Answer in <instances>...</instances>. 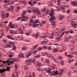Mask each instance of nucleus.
<instances>
[{
	"label": "nucleus",
	"mask_w": 77,
	"mask_h": 77,
	"mask_svg": "<svg viewBox=\"0 0 77 77\" xmlns=\"http://www.w3.org/2000/svg\"><path fill=\"white\" fill-rule=\"evenodd\" d=\"M50 16L51 17V18L49 19V21H50V24L51 25H52V26L54 27H56V25H55V23H56V22H54V21L55 20V19L54 17H55V15H54V12L52 11L50 13Z\"/></svg>",
	"instance_id": "f257e3e1"
},
{
	"label": "nucleus",
	"mask_w": 77,
	"mask_h": 77,
	"mask_svg": "<svg viewBox=\"0 0 77 77\" xmlns=\"http://www.w3.org/2000/svg\"><path fill=\"white\" fill-rule=\"evenodd\" d=\"M9 60H7L6 61H2V63L3 64H1L0 65V66L2 67L3 66H6V65H5V64L7 62V65H11L12 63H13L15 61V59L14 58H9Z\"/></svg>",
	"instance_id": "f03ea898"
},
{
	"label": "nucleus",
	"mask_w": 77,
	"mask_h": 77,
	"mask_svg": "<svg viewBox=\"0 0 77 77\" xmlns=\"http://www.w3.org/2000/svg\"><path fill=\"white\" fill-rule=\"evenodd\" d=\"M34 20L32 19H30L29 20V23L31 24H32L33 23V24L34 26H35L36 27H38V26H39V21L37 19H36L34 21Z\"/></svg>",
	"instance_id": "7ed1b4c3"
},
{
	"label": "nucleus",
	"mask_w": 77,
	"mask_h": 77,
	"mask_svg": "<svg viewBox=\"0 0 77 77\" xmlns=\"http://www.w3.org/2000/svg\"><path fill=\"white\" fill-rule=\"evenodd\" d=\"M26 12L23 11V12L21 15V17L22 18V21H27V20L29 19V17L27 16H26L25 15V13Z\"/></svg>",
	"instance_id": "20e7f679"
},
{
	"label": "nucleus",
	"mask_w": 77,
	"mask_h": 77,
	"mask_svg": "<svg viewBox=\"0 0 77 77\" xmlns=\"http://www.w3.org/2000/svg\"><path fill=\"white\" fill-rule=\"evenodd\" d=\"M26 29L25 28V26H23V25H21L20 26V28L19 29V32L20 33V34H24V32H25L24 30Z\"/></svg>",
	"instance_id": "39448f33"
},
{
	"label": "nucleus",
	"mask_w": 77,
	"mask_h": 77,
	"mask_svg": "<svg viewBox=\"0 0 77 77\" xmlns=\"http://www.w3.org/2000/svg\"><path fill=\"white\" fill-rule=\"evenodd\" d=\"M35 60L34 59H26L25 61L27 65H32V63H33Z\"/></svg>",
	"instance_id": "423d86ee"
},
{
	"label": "nucleus",
	"mask_w": 77,
	"mask_h": 77,
	"mask_svg": "<svg viewBox=\"0 0 77 77\" xmlns=\"http://www.w3.org/2000/svg\"><path fill=\"white\" fill-rule=\"evenodd\" d=\"M56 66L55 64H53L51 66L49 67L50 69V72H54V68H56Z\"/></svg>",
	"instance_id": "0eeeda50"
},
{
	"label": "nucleus",
	"mask_w": 77,
	"mask_h": 77,
	"mask_svg": "<svg viewBox=\"0 0 77 77\" xmlns=\"http://www.w3.org/2000/svg\"><path fill=\"white\" fill-rule=\"evenodd\" d=\"M16 1H15L14 0H11L10 2V4L11 5L14 6H15L16 5H18V1H19V0H16Z\"/></svg>",
	"instance_id": "6e6552de"
},
{
	"label": "nucleus",
	"mask_w": 77,
	"mask_h": 77,
	"mask_svg": "<svg viewBox=\"0 0 77 77\" xmlns=\"http://www.w3.org/2000/svg\"><path fill=\"white\" fill-rule=\"evenodd\" d=\"M55 32L56 35H60V30L59 28H56L55 29Z\"/></svg>",
	"instance_id": "1a4fd4ad"
},
{
	"label": "nucleus",
	"mask_w": 77,
	"mask_h": 77,
	"mask_svg": "<svg viewBox=\"0 0 77 77\" xmlns=\"http://www.w3.org/2000/svg\"><path fill=\"white\" fill-rule=\"evenodd\" d=\"M35 65L37 68H39L41 66V63L38 62H37L35 63Z\"/></svg>",
	"instance_id": "9d476101"
},
{
	"label": "nucleus",
	"mask_w": 77,
	"mask_h": 77,
	"mask_svg": "<svg viewBox=\"0 0 77 77\" xmlns=\"http://www.w3.org/2000/svg\"><path fill=\"white\" fill-rule=\"evenodd\" d=\"M1 17L2 18H5L6 13L4 11H2L1 13Z\"/></svg>",
	"instance_id": "9b49d317"
},
{
	"label": "nucleus",
	"mask_w": 77,
	"mask_h": 77,
	"mask_svg": "<svg viewBox=\"0 0 77 77\" xmlns=\"http://www.w3.org/2000/svg\"><path fill=\"white\" fill-rule=\"evenodd\" d=\"M34 14H37L38 15H41V13L39 11V10H36V9H35V11H34Z\"/></svg>",
	"instance_id": "f8f14e48"
},
{
	"label": "nucleus",
	"mask_w": 77,
	"mask_h": 77,
	"mask_svg": "<svg viewBox=\"0 0 77 77\" xmlns=\"http://www.w3.org/2000/svg\"><path fill=\"white\" fill-rule=\"evenodd\" d=\"M7 69V71H8L9 69V68L8 67H7V69H0V72H3L4 71H5Z\"/></svg>",
	"instance_id": "ddd939ff"
},
{
	"label": "nucleus",
	"mask_w": 77,
	"mask_h": 77,
	"mask_svg": "<svg viewBox=\"0 0 77 77\" xmlns=\"http://www.w3.org/2000/svg\"><path fill=\"white\" fill-rule=\"evenodd\" d=\"M32 54V51H30L27 53L26 54V56L27 57H28L29 56H31Z\"/></svg>",
	"instance_id": "4468645a"
},
{
	"label": "nucleus",
	"mask_w": 77,
	"mask_h": 77,
	"mask_svg": "<svg viewBox=\"0 0 77 77\" xmlns=\"http://www.w3.org/2000/svg\"><path fill=\"white\" fill-rule=\"evenodd\" d=\"M46 43H47V40L46 39H45L44 41H42L41 42V44L43 45H44V44H45Z\"/></svg>",
	"instance_id": "2eb2a0df"
},
{
	"label": "nucleus",
	"mask_w": 77,
	"mask_h": 77,
	"mask_svg": "<svg viewBox=\"0 0 77 77\" xmlns=\"http://www.w3.org/2000/svg\"><path fill=\"white\" fill-rule=\"evenodd\" d=\"M66 30V28L65 27H62L61 28L60 30V32H62H62H63V33L64 32H65V31Z\"/></svg>",
	"instance_id": "dca6fc26"
},
{
	"label": "nucleus",
	"mask_w": 77,
	"mask_h": 77,
	"mask_svg": "<svg viewBox=\"0 0 77 77\" xmlns=\"http://www.w3.org/2000/svg\"><path fill=\"white\" fill-rule=\"evenodd\" d=\"M7 9H8V11H11V10H13V8L10 5H8V7L7 8Z\"/></svg>",
	"instance_id": "f3484780"
},
{
	"label": "nucleus",
	"mask_w": 77,
	"mask_h": 77,
	"mask_svg": "<svg viewBox=\"0 0 77 77\" xmlns=\"http://www.w3.org/2000/svg\"><path fill=\"white\" fill-rule=\"evenodd\" d=\"M9 26H10V27H11V28L13 29L14 27L15 26V25L14 24H12L11 22H10L9 24Z\"/></svg>",
	"instance_id": "a211bd4d"
},
{
	"label": "nucleus",
	"mask_w": 77,
	"mask_h": 77,
	"mask_svg": "<svg viewBox=\"0 0 77 77\" xmlns=\"http://www.w3.org/2000/svg\"><path fill=\"white\" fill-rule=\"evenodd\" d=\"M47 73H48L49 74V73H50V71L49 70H47L46 72L43 73V75H48Z\"/></svg>",
	"instance_id": "6ab92c4d"
},
{
	"label": "nucleus",
	"mask_w": 77,
	"mask_h": 77,
	"mask_svg": "<svg viewBox=\"0 0 77 77\" xmlns=\"http://www.w3.org/2000/svg\"><path fill=\"white\" fill-rule=\"evenodd\" d=\"M75 42H76V40L74 39H73L70 41V43H71V44H74Z\"/></svg>",
	"instance_id": "aec40b11"
},
{
	"label": "nucleus",
	"mask_w": 77,
	"mask_h": 77,
	"mask_svg": "<svg viewBox=\"0 0 77 77\" xmlns=\"http://www.w3.org/2000/svg\"><path fill=\"white\" fill-rule=\"evenodd\" d=\"M64 17L62 15H60L59 16V18H60L59 19V20H60V21H61L62 20V19H63L64 18Z\"/></svg>",
	"instance_id": "412c9836"
},
{
	"label": "nucleus",
	"mask_w": 77,
	"mask_h": 77,
	"mask_svg": "<svg viewBox=\"0 0 77 77\" xmlns=\"http://www.w3.org/2000/svg\"><path fill=\"white\" fill-rule=\"evenodd\" d=\"M54 32H52L51 35L49 37V38H50V39H53V38H54L53 37L54 35Z\"/></svg>",
	"instance_id": "4be33fe9"
},
{
	"label": "nucleus",
	"mask_w": 77,
	"mask_h": 77,
	"mask_svg": "<svg viewBox=\"0 0 77 77\" xmlns=\"http://www.w3.org/2000/svg\"><path fill=\"white\" fill-rule=\"evenodd\" d=\"M13 54L12 53H11V52H8V55L10 57H12Z\"/></svg>",
	"instance_id": "5701e85b"
},
{
	"label": "nucleus",
	"mask_w": 77,
	"mask_h": 77,
	"mask_svg": "<svg viewBox=\"0 0 77 77\" xmlns=\"http://www.w3.org/2000/svg\"><path fill=\"white\" fill-rule=\"evenodd\" d=\"M61 72H66L67 71V69L63 68L60 69Z\"/></svg>",
	"instance_id": "b1692460"
},
{
	"label": "nucleus",
	"mask_w": 77,
	"mask_h": 77,
	"mask_svg": "<svg viewBox=\"0 0 77 77\" xmlns=\"http://www.w3.org/2000/svg\"><path fill=\"white\" fill-rule=\"evenodd\" d=\"M13 36H7L8 38L9 39H11V40H15V38H13Z\"/></svg>",
	"instance_id": "393cba45"
},
{
	"label": "nucleus",
	"mask_w": 77,
	"mask_h": 77,
	"mask_svg": "<svg viewBox=\"0 0 77 77\" xmlns=\"http://www.w3.org/2000/svg\"><path fill=\"white\" fill-rule=\"evenodd\" d=\"M47 3L49 6H52L53 5V3L50 1L48 2Z\"/></svg>",
	"instance_id": "a878e982"
},
{
	"label": "nucleus",
	"mask_w": 77,
	"mask_h": 77,
	"mask_svg": "<svg viewBox=\"0 0 77 77\" xmlns=\"http://www.w3.org/2000/svg\"><path fill=\"white\" fill-rule=\"evenodd\" d=\"M11 45L9 43H7V45H5V48H8V47H10Z\"/></svg>",
	"instance_id": "bb28decb"
},
{
	"label": "nucleus",
	"mask_w": 77,
	"mask_h": 77,
	"mask_svg": "<svg viewBox=\"0 0 77 77\" xmlns=\"http://www.w3.org/2000/svg\"><path fill=\"white\" fill-rule=\"evenodd\" d=\"M30 9H31V12H32H32H33V13H34V12H35V10L36 9H35V7L30 8Z\"/></svg>",
	"instance_id": "cd10ccee"
},
{
	"label": "nucleus",
	"mask_w": 77,
	"mask_h": 77,
	"mask_svg": "<svg viewBox=\"0 0 77 77\" xmlns=\"http://www.w3.org/2000/svg\"><path fill=\"white\" fill-rule=\"evenodd\" d=\"M28 68H29V66L26 65L23 68V69L26 71V70H27L28 69Z\"/></svg>",
	"instance_id": "c85d7f7f"
},
{
	"label": "nucleus",
	"mask_w": 77,
	"mask_h": 77,
	"mask_svg": "<svg viewBox=\"0 0 77 77\" xmlns=\"http://www.w3.org/2000/svg\"><path fill=\"white\" fill-rule=\"evenodd\" d=\"M74 48V45H70V49L71 50H73Z\"/></svg>",
	"instance_id": "c756f323"
},
{
	"label": "nucleus",
	"mask_w": 77,
	"mask_h": 77,
	"mask_svg": "<svg viewBox=\"0 0 77 77\" xmlns=\"http://www.w3.org/2000/svg\"><path fill=\"white\" fill-rule=\"evenodd\" d=\"M39 35V33H36L35 35V39H37L38 36V35Z\"/></svg>",
	"instance_id": "7c9ffc66"
},
{
	"label": "nucleus",
	"mask_w": 77,
	"mask_h": 77,
	"mask_svg": "<svg viewBox=\"0 0 77 77\" xmlns=\"http://www.w3.org/2000/svg\"><path fill=\"white\" fill-rule=\"evenodd\" d=\"M10 0H8L9 1H8L7 0H4V2H5V3H7L8 4H9V3L10 4V2H10Z\"/></svg>",
	"instance_id": "2f4dec72"
},
{
	"label": "nucleus",
	"mask_w": 77,
	"mask_h": 77,
	"mask_svg": "<svg viewBox=\"0 0 77 77\" xmlns=\"http://www.w3.org/2000/svg\"><path fill=\"white\" fill-rule=\"evenodd\" d=\"M56 10L57 11H60L61 10L60 8L59 7H56Z\"/></svg>",
	"instance_id": "473e14b6"
},
{
	"label": "nucleus",
	"mask_w": 77,
	"mask_h": 77,
	"mask_svg": "<svg viewBox=\"0 0 77 77\" xmlns=\"http://www.w3.org/2000/svg\"><path fill=\"white\" fill-rule=\"evenodd\" d=\"M9 14L8 13H5V18H7L9 17Z\"/></svg>",
	"instance_id": "72a5a7b5"
},
{
	"label": "nucleus",
	"mask_w": 77,
	"mask_h": 77,
	"mask_svg": "<svg viewBox=\"0 0 77 77\" xmlns=\"http://www.w3.org/2000/svg\"><path fill=\"white\" fill-rule=\"evenodd\" d=\"M45 62L46 63L49 64L50 63V61L49 60L45 59Z\"/></svg>",
	"instance_id": "f704fd0d"
},
{
	"label": "nucleus",
	"mask_w": 77,
	"mask_h": 77,
	"mask_svg": "<svg viewBox=\"0 0 77 77\" xmlns=\"http://www.w3.org/2000/svg\"><path fill=\"white\" fill-rule=\"evenodd\" d=\"M15 68L16 69H17V68H18V66L17 64H15L14 65Z\"/></svg>",
	"instance_id": "c9c22d12"
},
{
	"label": "nucleus",
	"mask_w": 77,
	"mask_h": 77,
	"mask_svg": "<svg viewBox=\"0 0 77 77\" xmlns=\"http://www.w3.org/2000/svg\"><path fill=\"white\" fill-rule=\"evenodd\" d=\"M69 38H68V37H66L64 39V41H68L69 40Z\"/></svg>",
	"instance_id": "e433bc0d"
},
{
	"label": "nucleus",
	"mask_w": 77,
	"mask_h": 77,
	"mask_svg": "<svg viewBox=\"0 0 77 77\" xmlns=\"http://www.w3.org/2000/svg\"><path fill=\"white\" fill-rule=\"evenodd\" d=\"M51 58H53L54 62H56V61H57V60H56V57H54L52 56Z\"/></svg>",
	"instance_id": "4c0bfd02"
},
{
	"label": "nucleus",
	"mask_w": 77,
	"mask_h": 77,
	"mask_svg": "<svg viewBox=\"0 0 77 77\" xmlns=\"http://www.w3.org/2000/svg\"><path fill=\"white\" fill-rule=\"evenodd\" d=\"M66 50V48H65V47H63L62 48V50H60V52H62V51H65Z\"/></svg>",
	"instance_id": "58836bf2"
},
{
	"label": "nucleus",
	"mask_w": 77,
	"mask_h": 77,
	"mask_svg": "<svg viewBox=\"0 0 77 77\" xmlns=\"http://www.w3.org/2000/svg\"><path fill=\"white\" fill-rule=\"evenodd\" d=\"M20 9H21V7L20 6H18L17 7V12H18V11H20Z\"/></svg>",
	"instance_id": "ea45409f"
},
{
	"label": "nucleus",
	"mask_w": 77,
	"mask_h": 77,
	"mask_svg": "<svg viewBox=\"0 0 77 77\" xmlns=\"http://www.w3.org/2000/svg\"><path fill=\"white\" fill-rule=\"evenodd\" d=\"M31 9H30V8L29 7L27 9V11H28L30 13L31 12Z\"/></svg>",
	"instance_id": "a19ab883"
},
{
	"label": "nucleus",
	"mask_w": 77,
	"mask_h": 77,
	"mask_svg": "<svg viewBox=\"0 0 77 77\" xmlns=\"http://www.w3.org/2000/svg\"><path fill=\"white\" fill-rule=\"evenodd\" d=\"M47 71L45 69H42V73H44V72H47Z\"/></svg>",
	"instance_id": "79ce46f5"
},
{
	"label": "nucleus",
	"mask_w": 77,
	"mask_h": 77,
	"mask_svg": "<svg viewBox=\"0 0 77 77\" xmlns=\"http://www.w3.org/2000/svg\"><path fill=\"white\" fill-rule=\"evenodd\" d=\"M3 6L4 8H6V9H7V8H8V5H7L6 4H3Z\"/></svg>",
	"instance_id": "37998d69"
},
{
	"label": "nucleus",
	"mask_w": 77,
	"mask_h": 77,
	"mask_svg": "<svg viewBox=\"0 0 77 77\" xmlns=\"http://www.w3.org/2000/svg\"><path fill=\"white\" fill-rule=\"evenodd\" d=\"M42 48L41 47H40L39 48H38V49H37L36 50L37 51H41V50L42 49Z\"/></svg>",
	"instance_id": "c03bdc74"
},
{
	"label": "nucleus",
	"mask_w": 77,
	"mask_h": 77,
	"mask_svg": "<svg viewBox=\"0 0 77 77\" xmlns=\"http://www.w3.org/2000/svg\"><path fill=\"white\" fill-rule=\"evenodd\" d=\"M22 50H23V51H24L25 50H26L27 49V48L25 47H22Z\"/></svg>",
	"instance_id": "a18cd8bd"
},
{
	"label": "nucleus",
	"mask_w": 77,
	"mask_h": 77,
	"mask_svg": "<svg viewBox=\"0 0 77 77\" xmlns=\"http://www.w3.org/2000/svg\"><path fill=\"white\" fill-rule=\"evenodd\" d=\"M36 50H35V51H31L32 52V54H36Z\"/></svg>",
	"instance_id": "49530a36"
},
{
	"label": "nucleus",
	"mask_w": 77,
	"mask_h": 77,
	"mask_svg": "<svg viewBox=\"0 0 77 77\" xmlns=\"http://www.w3.org/2000/svg\"><path fill=\"white\" fill-rule=\"evenodd\" d=\"M58 51V50L56 48H55L53 50V51L54 52V53H56V52H57V51Z\"/></svg>",
	"instance_id": "de8ad7c7"
},
{
	"label": "nucleus",
	"mask_w": 77,
	"mask_h": 77,
	"mask_svg": "<svg viewBox=\"0 0 77 77\" xmlns=\"http://www.w3.org/2000/svg\"><path fill=\"white\" fill-rule=\"evenodd\" d=\"M47 56L48 57H52L53 56L50 54H48L47 55Z\"/></svg>",
	"instance_id": "09e8293b"
},
{
	"label": "nucleus",
	"mask_w": 77,
	"mask_h": 77,
	"mask_svg": "<svg viewBox=\"0 0 77 77\" xmlns=\"http://www.w3.org/2000/svg\"><path fill=\"white\" fill-rule=\"evenodd\" d=\"M19 56L21 57H24V55H23V54L21 53L19 54Z\"/></svg>",
	"instance_id": "8fccbe9b"
},
{
	"label": "nucleus",
	"mask_w": 77,
	"mask_h": 77,
	"mask_svg": "<svg viewBox=\"0 0 77 77\" xmlns=\"http://www.w3.org/2000/svg\"><path fill=\"white\" fill-rule=\"evenodd\" d=\"M2 42H3V43H4V44H6V43H7V40L4 39L3 40Z\"/></svg>",
	"instance_id": "3c124183"
},
{
	"label": "nucleus",
	"mask_w": 77,
	"mask_h": 77,
	"mask_svg": "<svg viewBox=\"0 0 77 77\" xmlns=\"http://www.w3.org/2000/svg\"><path fill=\"white\" fill-rule=\"evenodd\" d=\"M57 58L58 59H61L63 58V57H62L61 56H58Z\"/></svg>",
	"instance_id": "603ef678"
},
{
	"label": "nucleus",
	"mask_w": 77,
	"mask_h": 77,
	"mask_svg": "<svg viewBox=\"0 0 77 77\" xmlns=\"http://www.w3.org/2000/svg\"><path fill=\"white\" fill-rule=\"evenodd\" d=\"M65 6H62L60 8V9H62V10H65Z\"/></svg>",
	"instance_id": "864d4df0"
},
{
	"label": "nucleus",
	"mask_w": 77,
	"mask_h": 77,
	"mask_svg": "<svg viewBox=\"0 0 77 77\" xmlns=\"http://www.w3.org/2000/svg\"><path fill=\"white\" fill-rule=\"evenodd\" d=\"M60 63L61 65H63V64L64 63L63 61V60H61L60 61Z\"/></svg>",
	"instance_id": "5fc2aeb1"
},
{
	"label": "nucleus",
	"mask_w": 77,
	"mask_h": 77,
	"mask_svg": "<svg viewBox=\"0 0 77 77\" xmlns=\"http://www.w3.org/2000/svg\"><path fill=\"white\" fill-rule=\"evenodd\" d=\"M46 10V8H45L44 9H42L41 10V12H44L45 11V10Z\"/></svg>",
	"instance_id": "6e6d98bb"
},
{
	"label": "nucleus",
	"mask_w": 77,
	"mask_h": 77,
	"mask_svg": "<svg viewBox=\"0 0 77 77\" xmlns=\"http://www.w3.org/2000/svg\"><path fill=\"white\" fill-rule=\"evenodd\" d=\"M8 42L9 43H10V44H11V45L14 44V43L12 42L11 41H8Z\"/></svg>",
	"instance_id": "4d7b16f0"
},
{
	"label": "nucleus",
	"mask_w": 77,
	"mask_h": 77,
	"mask_svg": "<svg viewBox=\"0 0 77 77\" xmlns=\"http://www.w3.org/2000/svg\"><path fill=\"white\" fill-rule=\"evenodd\" d=\"M28 32H32V29L31 28L29 29H28Z\"/></svg>",
	"instance_id": "13d9d810"
},
{
	"label": "nucleus",
	"mask_w": 77,
	"mask_h": 77,
	"mask_svg": "<svg viewBox=\"0 0 77 77\" xmlns=\"http://www.w3.org/2000/svg\"><path fill=\"white\" fill-rule=\"evenodd\" d=\"M70 23H71V25H72V26H74V21H73L72 20H70Z\"/></svg>",
	"instance_id": "bf43d9fd"
},
{
	"label": "nucleus",
	"mask_w": 77,
	"mask_h": 77,
	"mask_svg": "<svg viewBox=\"0 0 77 77\" xmlns=\"http://www.w3.org/2000/svg\"><path fill=\"white\" fill-rule=\"evenodd\" d=\"M57 5H58V6H60V1L58 0L57 2Z\"/></svg>",
	"instance_id": "052dcab7"
},
{
	"label": "nucleus",
	"mask_w": 77,
	"mask_h": 77,
	"mask_svg": "<svg viewBox=\"0 0 77 77\" xmlns=\"http://www.w3.org/2000/svg\"><path fill=\"white\" fill-rule=\"evenodd\" d=\"M68 56L69 57H70V58H72L73 57L72 55H71V54H69Z\"/></svg>",
	"instance_id": "680f3d73"
},
{
	"label": "nucleus",
	"mask_w": 77,
	"mask_h": 77,
	"mask_svg": "<svg viewBox=\"0 0 77 77\" xmlns=\"http://www.w3.org/2000/svg\"><path fill=\"white\" fill-rule=\"evenodd\" d=\"M56 41L58 42V41H60V39L58 37H57L56 39Z\"/></svg>",
	"instance_id": "e2e57ef3"
},
{
	"label": "nucleus",
	"mask_w": 77,
	"mask_h": 77,
	"mask_svg": "<svg viewBox=\"0 0 77 77\" xmlns=\"http://www.w3.org/2000/svg\"><path fill=\"white\" fill-rule=\"evenodd\" d=\"M12 48L13 50H15V49H16V47H15V46H13Z\"/></svg>",
	"instance_id": "0e129e2a"
},
{
	"label": "nucleus",
	"mask_w": 77,
	"mask_h": 77,
	"mask_svg": "<svg viewBox=\"0 0 77 77\" xmlns=\"http://www.w3.org/2000/svg\"><path fill=\"white\" fill-rule=\"evenodd\" d=\"M36 2H37L36 0H33V4H36Z\"/></svg>",
	"instance_id": "69168bd1"
},
{
	"label": "nucleus",
	"mask_w": 77,
	"mask_h": 77,
	"mask_svg": "<svg viewBox=\"0 0 77 77\" xmlns=\"http://www.w3.org/2000/svg\"><path fill=\"white\" fill-rule=\"evenodd\" d=\"M65 8H68V7H69V6L67 5H65L64 6Z\"/></svg>",
	"instance_id": "338daca9"
},
{
	"label": "nucleus",
	"mask_w": 77,
	"mask_h": 77,
	"mask_svg": "<svg viewBox=\"0 0 77 77\" xmlns=\"http://www.w3.org/2000/svg\"><path fill=\"white\" fill-rule=\"evenodd\" d=\"M69 33H74V31L71 30H69Z\"/></svg>",
	"instance_id": "774afa93"
}]
</instances>
